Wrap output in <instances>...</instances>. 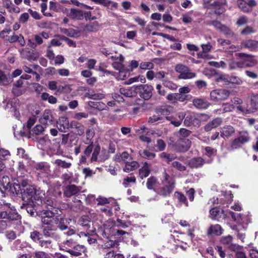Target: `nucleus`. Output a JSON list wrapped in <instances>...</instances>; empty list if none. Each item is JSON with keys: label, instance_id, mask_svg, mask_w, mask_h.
<instances>
[{"label": "nucleus", "instance_id": "f257e3e1", "mask_svg": "<svg viewBox=\"0 0 258 258\" xmlns=\"http://www.w3.org/2000/svg\"><path fill=\"white\" fill-rule=\"evenodd\" d=\"M18 183H14L15 194L21 197L24 202L32 203L38 201L42 198V191L37 189L35 186L29 183L27 178L18 180Z\"/></svg>", "mask_w": 258, "mask_h": 258}, {"label": "nucleus", "instance_id": "f03ea898", "mask_svg": "<svg viewBox=\"0 0 258 258\" xmlns=\"http://www.w3.org/2000/svg\"><path fill=\"white\" fill-rule=\"evenodd\" d=\"M155 114L150 116L147 122L149 124H155L164 122V119L170 121L175 126H179L181 123L180 119L177 120L173 116H169L173 112V107L170 105L161 106L155 109Z\"/></svg>", "mask_w": 258, "mask_h": 258}, {"label": "nucleus", "instance_id": "7ed1b4c3", "mask_svg": "<svg viewBox=\"0 0 258 258\" xmlns=\"http://www.w3.org/2000/svg\"><path fill=\"white\" fill-rule=\"evenodd\" d=\"M21 216L17 211L15 207L10 203L6 202L0 212V219H6L9 222L19 220Z\"/></svg>", "mask_w": 258, "mask_h": 258}, {"label": "nucleus", "instance_id": "20e7f679", "mask_svg": "<svg viewBox=\"0 0 258 258\" xmlns=\"http://www.w3.org/2000/svg\"><path fill=\"white\" fill-rule=\"evenodd\" d=\"M21 216L17 211L15 207L10 203L6 202L0 212V219H6L9 222L19 220Z\"/></svg>", "mask_w": 258, "mask_h": 258}, {"label": "nucleus", "instance_id": "39448f33", "mask_svg": "<svg viewBox=\"0 0 258 258\" xmlns=\"http://www.w3.org/2000/svg\"><path fill=\"white\" fill-rule=\"evenodd\" d=\"M162 183L163 186L156 192L160 196L163 197H166L173 192L175 188V179L166 172H164Z\"/></svg>", "mask_w": 258, "mask_h": 258}, {"label": "nucleus", "instance_id": "423d86ee", "mask_svg": "<svg viewBox=\"0 0 258 258\" xmlns=\"http://www.w3.org/2000/svg\"><path fill=\"white\" fill-rule=\"evenodd\" d=\"M41 229L43 235L45 238L54 239L59 238V235L56 232L57 226L55 221H49L44 219L43 223H41Z\"/></svg>", "mask_w": 258, "mask_h": 258}, {"label": "nucleus", "instance_id": "0eeeda50", "mask_svg": "<svg viewBox=\"0 0 258 258\" xmlns=\"http://www.w3.org/2000/svg\"><path fill=\"white\" fill-rule=\"evenodd\" d=\"M175 70L179 74L178 78L180 79H189L195 78L196 74L190 72L189 68L182 64H178L176 66Z\"/></svg>", "mask_w": 258, "mask_h": 258}, {"label": "nucleus", "instance_id": "6e6552de", "mask_svg": "<svg viewBox=\"0 0 258 258\" xmlns=\"http://www.w3.org/2000/svg\"><path fill=\"white\" fill-rule=\"evenodd\" d=\"M230 93V91L226 89L214 90L210 93L211 99L216 102L225 100L229 96Z\"/></svg>", "mask_w": 258, "mask_h": 258}, {"label": "nucleus", "instance_id": "1a4fd4ad", "mask_svg": "<svg viewBox=\"0 0 258 258\" xmlns=\"http://www.w3.org/2000/svg\"><path fill=\"white\" fill-rule=\"evenodd\" d=\"M237 55L240 58H245L238 61L239 68L243 69L253 67L255 63L251 58L252 55L245 53H238Z\"/></svg>", "mask_w": 258, "mask_h": 258}, {"label": "nucleus", "instance_id": "9d476101", "mask_svg": "<svg viewBox=\"0 0 258 258\" xmlns=\"http://www.w3.org/2000/svg\"><path fill=\"white\" fill-rule=\"evenodd\" d=\"M140 96L144 100H149L152 96L154 88L148 84L141 85L138 87Z\"/></svg>", "mask_w": 258, "mask_h": 258}, {"label": "nucleus", "instance_id": "9b49d317", "mask_svg": "<svg viewBox=\"0 0 258 258\" xmlns=\"http://www.w3.org/2000/svg\"><path fill=\"white\" fill-rule=\"evenodd\" d=\"M14 184L12 185L10 182V179L8 176H4L3 177L1 183H0V193L2 197L6 196V191L8 190L13 194H15L14 190Z\"/></svg>", "mask_w": 258, "mask_h": 258}, {"label": "nucleus", "instance_id": "f8f14e48", "mask_svg": "<svg viewBox=\"0 0 258 258\" xmlns=\"http://www.w3.org/2000/svg\"><path fill=\"white\" fill-rule=\"evenodd\" d=\"M81 187L78 186L75 184H70L65 186L63 189V195L67 198H70L73 196L75 197L85 196L84 195H79V193L81 190Z\"/></svg>", "mask_w": 258, "mask_h": 258}, {"label": "nucleus", "instance_id": "ddd939ff", "mask_svg": "<svg viewBox=\"0 0 258 258\" xmlns=\"http://www.w3.org/2000/svg\"><path fill=\"white\" fill-rule=\"evenodd\" d=\"M226 3V0H216L210 4L211 9H214V13L220 16L225 12L226 9L224 7Z\"/></svg>", "mask_w": 258, "mask_h": 258}, {"label": "nucleus", "instance_id": "4468645a", "mask_svg": "<svg viewBox=\"0 0 258 258\" xmlns=\"http://www.w3.org/2000/svg\"><path fill=\"white\" fill-rule=\"evenodd\" d=\"M79 224L86 229L87 234L88 235H93L95 233V230L91 229V224L92 221L88 215H83L78 221Z\"/></svg>", "mask_w": 258, "mask_h": 258}, {"label": "nucleus", "instance_id": "2eb2a0df", "mask_svg": "<svg viewBox=\"0 0 258 258\" xmlns=\"http://www.w3.org/2000/svg\"><path fill=\"white\" fill-rule=\"evenodd\" d=\"M191 141L186 138H179L175 143L177 151L180 152L187 151L190 147Z\"/></svg>", "mask_w": 258, "mask_h": 258}, {"label": "nucleus", "instance_id": "dca6fc26", "mask_svg": "<svg viewBox=\"0 0 258 258\" xmlns=\"http://www.w3.org/2000/svg\"><path fill=\"white\" fill-rule=\"evenodd\" d=\"M184 124L186 126H200L198 113L192 112L187 114L185 117Z\"/></svg>", "mask_w": 258, "mask_h": 258}, {"label": "nucleus", "instance_id": "f3484780", "mask_svg": "<svg viewBox=\"0 0 258 258\" xmlns=\"http://www.w3.org/2000/svg\"><path fill=\"white\" fill-rule=\"evenodd\" d=\"M229 213L232 219L238 223L247 225L250 222V219L246 216L241 214H236L232 211H230Z\"/></svg>", "mask_w": 258, "mask_h": 258}, {"label": "nucleus", "instance_id": "a211bd4d", "mask_svg": "<svg viewBox=\"0 0 258 258\" xmlns=\"http://www.w3.org/2000/svg\"><path fill=\"white\" fill-rule=\"evenodd\" d=\"M56 126L60 132H67L70 127L68 118L65 116L59 117L56 121Z\"/></svg>", "mask_w": 258, "mask_h": 258}, {"label": "nucleus", "instance_id": "6ab92c4d", "mask_svg": "<svg viewBox=\"0 0 258 258\" xmlns=\"http://www.w3.org/2000/svg\"><path fill=\"white\" fill-rule=\"evenodd\" d=\"M205 163V160L200 157H194L191 158L188 161V166L190 168H201Z\"/></svg>", "mask_w": 258, "mask_h": 258}, {"label": "nucleus", "instance_id": "aec40b11", "mask_svg": "<svg viewBox=\"0 0 258 258\" xmlns=\"http://www.w3.org/2000/svg\"><path fill=\"white\" fill-rule=\"evenodd\" d=\"M101 27V24L99 22L95 21L86 24L84 28V30L87 32L96 33L99 31Z\"/></svg>", "mask_w": 258, "mask_h": 258}, {"label": "nucleus", "instance_id": "412c9836", "mask_svg": "<svg viewBox=\"0 0 258 258\" xmlns=\"http://www.w3.org/2000/svg\"><path fill=\"white\" fill-rule=\"evenodd\" d=\"M70 127L73 131L78 136H82L84 134L85 127L80 122L76 121H72L70 123Z\"/></svg>", "mask_w": 258, "mask_h": 258}, {"label": "nucleus", "instance_id": "4be33fe9", "mask_svg": "<svg viewBox=\"0 0 258 258\" xmlns=\"http://www.w3.org/2000/svg\"><path fill=\"white\" fill-rule=\"evenodd\" d=\"M43 124H52L54 123L53 117L50 110H45L43 115L39 119Z\"/></svg>", "mask_w": 258, "mask_h": 258}, {"label": "nucleus", "instance_id": "5701e85b", "mask_svg": "<svg viewBox=\"0 0 258 258\" xmlns=\"http://www.w3.org/2000/svg\"><path fill=\"white\" fill-rule=\"evenodd\" d=\"M35 202L36 201H32V203H30L28 202H24L21 206V208L23 209L25 208L27 213L29 214L31 216L35 217L38 215L37 210L35 208Z\"/></svg>", "mask_w": 258, "mask_h": 258}, {"label": "nucleus", "instance_id": "b1692460", "mask_svg": "<svg viewBox=\"0 0 258 258\" xmlns=\"http://www.w3.org/2000/svg\"><path fill=\"white\" fill-rule=\"evenodd\" d=\"M192 102L196 108L200 109H207L211 104L206 99L199 98H195Z\"/></svg>", "mask_w": 258, "mask_h": 258}, {"label": "nucleus", "instance_id": "393cba45", "mask_svg": "<svg viewBox=\"0 0 258 258\" xmlns=\"http://www.w3.org/2000/svg\"><path fill=\"white\" fill-rule=\"evenodd\" d=\"M67 16L74 20H81L84 18L83 11L74 8L70 10Z\"/></svg>", "mask_w": 258, "mask_h": 258}, {"label": "nucleus", "instance_id": "a878e982", "mask_svg": "<svg viewBox=\"0 0 258 258\" xmlns=\"http://www.w3.org/2000/svg\"><path fill=\"white\" fill-rule=\"evenodd\" d=\"M55 221L56 222L57 229H59L61 231H64L68 228L70 223L66 218L63 217L59 218L58 216H56Z\"/></svg>", "mask_w": 258, "mask_h": 258}, {"label": "nucleus", "instance_id": "bb28decb", "mask_svg": "<svg viewBox=\"0 0 258 258\" xmlns=\"http://www.w3.org/2000/svg\"><path fill=\"white\" fill-rule=\"evenodd\" d=\"M222 122V119L221 117H216L210 121L204 126L206 132L211 131L212 129L219 126Z\"/></svg>", "mask_w": 258, "mask_h": 258}, {"label": "nucleus", "instance_id": "cd10ccee", "mask_svg": "<svg viewBox=\"0 0 258 258\" xmlns=\"http://www.w3.org/2000/svg\"><path fill=\"white\" fill-rule=\"evenodd\" d=\"M241 45L250 51H255L258 49V41L249 39L242 42Z\"/></svg>", "mask_w": 258, "mask_h": 258}, {"label": "nucleus", "instance_id": "c85d7f7f", "mask_svg": "<svg viewBox=\"0 0 258 258\" xmlns=\"http://www.w3.org/2000/svg\"><path fill=\"white\" fill-rule=\"evenodd\" d=\"M76 242L73 239H70L61 242L59 245L60 249L70 253L72 249L74 247Z\"/></svg>", "mask_w": 258, "mask_h": 258}, {"label": "nucleus", "instance_id": "c756f323", "mask_svg": "<svg viewBox=\"0 0 258 258\" xmlns=\"http://www.w3.org/2000/svg\"><path fill=\"white\" fill-rule=\"evenodd\" d=\"M150 167L151 165L145 162L143 166L139 170V177L142 179L146 178L149 175L151 172Z\"/></svg>", "mask_w": 258, "mask_h": 258}, {"label": "nucleus", "instance_id": "7c9ffc66", "mask_svg": "<svg viewBox=\"0 0 258 258\" xmlns=\"http://www.w3.org/2000/svg\"><path fill=\"white\" fill-rule=\"evenodd\" d=\"M86 251V248L84 245L78 244L76 242L69 253L72 255L78 256Z\"/></svg>", "mask_w": 258, "mask_h": 258}, {"label": "nucleus", "instance_id": "2f4dec72", "mask_svg": "<svg viewBox=\"0 0 258 258\" xmlns=\"http://www.w3.org/2000/svg\"><path fill=\"white\" fill-rule=\"evenodd\" d=\"M8 41L11 43L18 42L21 46H24L26 44L24 38L21 34L17 35L15 33H13V34L8 39Z\"/></svg>", "mask_w": 258, "mask_h": 258}, {"label": "nucleus", "instance_id": "473e14b6", "mask_svg": "<svg viewBox=\"0 0 258 258\" xmlns=\"http://www.w3.org/2000/svg\"><path fill=\"white\" fill-rule=\"evenodd\" d=\"M223 229L219 224L211 225L208 231L209 235H220L223 233Z\"/></svg>", "mask_w": 258, "mask_h": 258}, {"label": "nucleus", "instance_id": "72a5a7b5", "mask_svg": "<svg viewBox=\"0 0 258 258\" xmlns=\"http://www.w3.org/2000/svg\"><path fill=\"white\" fill-rule=\"evenodd\" d=\"M41 215V223H43L44 219L49 221H55V218H54L55 214L50 210H42Z\"/></svg>", "mask_w": 258, "mask_h": 258}, {"label": "nucleus", "instance_id": "f704fd0d", "mask_svg": "<svg viewBox=\"0 0 258 258\" xmlns=\"http://www.w3.org/2000/svg\"><path fill=\"white\" fill-rule=\"evenodd\" d=\"M158 183V181L157 178L154 176H151L147 179L146 186L148 189L153 190L156 192L157 191H156L155 187Z\"/></svg>", "mask_w": 258, "mask_h": 258}, {"label": "nucleus", "instance_id": "c9c22d12", "mask_svg": "<svg viewBox=\"0 0 258 258\" xmlns=\"http://www.w3.org/2000/svg\"><path fill=\"white\" fill-rule=\"evenodd\" d=\"M12 81V78L10 75H7L5 73L0 70V85L7 86Z\"/></svg>", "mask_w": 258, "mask_h": 258}, {"label": "nucleus", "instance_id": "e433bc0d", "mask_svg": "<svg viewBox=\"0 0 258 258\" xmlns=\"http://www.w3.org/2000/svg\"><path fill=\"white\" fill-rule=\"evenodd\" d=\"M43 232L41 233L37 230H33L30 232V237L33 242L38 243L43 239Z\"/></svg>", "mask_w": 258, "mask_h": 258}, {"label": "nucleus", "instance_id": "4c0bfd02", "mask_svg": "<svg viewBox=\"0 0 258 258\" xmlns=\"http://www.w3.org/2000/svg\"><path fill=\"white\" fill-rule=\"evenodd\" d=\"M222 210L220 208L216 207L213 208L210 211V214L213 219L218 220L221 217V214L223 213Z\"/></svg>", "mask_w": 258, "mask_h": 258}, {"label": "nucleus", "instance_id": "58836bf2", "mask_svg": "<svg viewBox=\"0 0 258 258\" xmlns=\"http://www.w3.org/2000/svg\"><path fill=\"white\" fill-rule=\"evenodd\" d=\"M139 166V163L137 161L126 162L123 170L126 172H129L137 169Z\"/></svg>", "mask_w": 258, "mask_h": 258}, {"label": "nucleus", "instance_id": "ea45409f", "mask_svg": "<svg viewBox=\"0 0 258 258\" xmlns=\"http://www.w3.org/2000/svg\"><path fill=\"white\" fill-rule=\"evenodd\" d=\"M235 132V130L231 125H227L223 127L221 132V136L223 138L229 137Z\"/></svg>", "mask_w": 258, "mask_h": 258}, {"label": "nucleus", "instance_id": "a19ab883", "mask_svg": "<svg viewBox=\"0 0 258 258\" xmlns=\"http://www.w3.org/2000/svg\"><path fill=\"white\" fill-rule=\"evenodd\" d=\"M166 144L165 142L162 139H158L155 147H153L151 150L155 152H160L164 150Z\"/></svg>", "mask_w": 258, "mask_h": 258}, {"label": "nucleus", "instance_id": "79ce46f5", "mask_svg": "<svg viewBox=\"0 0 258 258\" xmlns=\"http://www.w3.org/2000/svg\"><path fill=\"white\" fill-rule=\"evenodd\" d=\"M237 5L238 8L245 13H250L252 12V10L248 9V6L244 0H237Z\"/></svg>", "mask_w": 258, "mask_h": 258}, {"label": "nucleus", "instance_id": "37998d69", "mask_svg": "<svg viewBox=\"0 0 258 258\" xmlns=\"http://www.w3.org/2000/svg\"><path fill=\"white\" fill-rule=\"evenodd\" d=\"M41 98L43 101L47 100L50 104H54L57 102V98L52 95H50L48 93L44 92L41 95Z\"/></svg>", "mask_w": 258, "mask_h": 258}, {"label": "nucleus", "instance_id": "c03bdc74", "mask_svg": "<svg viewBox=\"0 0 258 258\" xmlns=\"http://www.w3.org/2000/svg\"><path fill=\"white\" fill-rule=\"evenodd\" d=\"M238 134L239 137L238 138L242 141L244 144L248 143L250 141V138L247 131H239L238 132Z\"/></svg>", "mask_w": 258, "mask_h": 258}, {"label": "nucleus", "instance_id": "a18cd8bd", "mask_svg": "<svg viewBox=\"0 0 258 258\" xmlns=\"http://www.w3.org/2000/svg\"><path fill=\"white\" fill-rule=\"evenodd\" d=\"M119 92L121 95L125 97H132L136 94V92L130 88H121Z\"/></svg>", "mask_w": 258, "mask_h": 258}, {"label": "nucleus", "instance_id": "49530a36", "mask_svg": "<svg viewBox=\"0 0 258 258\" xmlns=\"http://www.w3.org/2000/svg\"><path fill=\"white\" fill-rule=\"evenodd\" d=\"M112 238H110L108 240H104V243L102 245L104 248H110L118 245V241L113 240Z\"/></svg>", "mask_w": 258, "mask_h": 258}, {"label": "nucleus", "instance_id": "de8ad7c7", "mask_svg": "<svg viewBox=\"0 0 258 258\" xmlns=\"http://www.w3.org/2000/svg\"><path fill=\"white\" fill-rule=\"evenodd\" d=\"M86 141L85 144H90L91 143H93L92 141V139L94 137L95 132L93 128L89 127L86 132Z\"/></svg>", "mask_w": 258, "mask_h": 258}, {"label": "nucleus", "instance_id": "09e8293b", "mask_svg": "<svg viewBox=\"0 0 258 258\" xmlns=\"http://www.w3.org/2000/svg\"><path fill=\"white\" fill-rule=\"evenodd\" d=\"M140 156L145 159L151 160L156 157L155 153L149 152L147 150H144L142 151H140Z\"/></svg>", "mask_w": 258, "mask_h": 258}, {"label": "nucleus", "instance_id": "8fccbe9b", "mask_svg": "<svg viewBox=\"0 0 258 258\" xmlns=\"http://www.w3.org/2000/svg\"><path fill=\"white\" fill-rule=\"evenodd\" d=\"M244 144L242 141L237 137L234 139L231 142L230 148L232 150L237 149L242 147Z\"/></svg>", "mask_w": 258, "mask_h": 258}, {"label": "nucleus", "instance_id": "3c124183", "mask_svg": "<svg viewBox=\"0 0 258 258\" xmlns=\"http://www.w3.org/2000/svg\"><path fill=\"white\" fill-rule=\"evenodd\" d=\"M101 151L100 146L99 145L96 146L93 150V153L92 154V157L91 158V160L92 162L94 161H98V155H99Z\"/></svg>", "mask_w": 258, "mask_h": 258}, {"label": "nucleus", "instance_id": "603ef678", "mask_svg": "<svg viewBox=\"0 0 258 258\" xmlns=\"http://www.w3.org/2000/svg\"><path fill=\"white\" fill-rule=\"evenodd\" d=\"M174 196L177 199L179 202L185 204L186 206H188L186 198L182 192L175 191L174 192Z\"/></svg>", "mask_w": 258, "mask_h": 258}, {"label": "nucleus", "instance_id": "864d4df0", "mask_svg": "<svg viewBox=\"0 0 258 258\" xmlns=\"http://www.w3.org/2000/svg\"><path fill=\"white\" fill-rule=\"evenodd\" d=\"M220 30L227 37H233L235 35L234 32L225 25L221 27Z\"/></svg>", "mask_w": 258, "mask_h": 258}, {"label": "nucleus", "instance_id": "5fc2aeb1", "mask_svg": "<svg viewBox=\"0 0 258 258\" xmlns=\"http://www.w3.org/2000/svg\"><path fill=\"white\" fill-rule=\"evenodd\" d=\"M55 164L62 168H70L72 164L70 162H67L65 161L61 160V159H56L55 161Z\"/></svg>", "mask_w": 258, "mask_h": 258}, {"label": "nucleus", "instance_id": "6e6d98bb", "mask_svg": "<svg viewBox=\"0 0 258 258\" xmlns=\"http://www.w3.org/2000/svg\"><path fill=\"white\" fill-rule=\"evenodd\" d=\"M136 178L135 176H127L123 179L122 184L125 187H128L130 186V183H136Z\"/></svg>", "mask_w": 258, "mask_h": 258}, {"label": "nucleus", "instance_id": "4d7b16f0", "mask_svg": "<svg viewBox=\"0 0 258 258\" xmlns=\"http://www.w3.org/2000/svg\"><path fill=\"white\" fill-rule=\"evenodd\" d=\"M171 166L179 171H184L186 170V167L179 161H173L171 163Z\"/></svg>", "mask_w": 258, "mask_h": 258}, {"label": "nucleus", "instance_id": "13d9d810", "mask_svg": "<svg viewBox=\"0 0 258 258\" xmlns=\"http://www.w3.org/2000/svg\"><path fill=\"white\" fill-rule=\"evenodd\" d=\"M100 152L98 162H104L109 158V153L106 150L102 149Z\"/></svg>", "mask_w": 258, "mask_h": 258}, {"label": "nucleus", "instance_id": "bf43d9fd", "mask_svg": "<svg viewBox=\"0 0 258 258\" xmlns=\"http://www.w3.org/2000/svg\"><path fill=\"white\" fill-rule=\"evenodd\" d=\"M229 82L232 84H235L236 85H241L242 84L243 81L242 79L235 75H231L229 77Z\"/></svg>", "mask_w": 258, "mask_h": 258}, {"label": "nucleus", "instance_id": "052dcab7", "mask_svg": "<svg viewBox=\"0 0 258 258\" xmlns=\"http://www.w3.org/2000/svg\"><path fill=\"white\" fill-rule=\"evenodd\" d=\"M52 241L50 239L43 240L42 239L39 241L40 246L43 249H48L51 247Z\"/></svg>", "mask_w": 258, "mask_h": 258}, {"label": "nucleus", "instance_id": "680f3d73", "mask_svg": "<svg viewBox=\"0 0 258 258\" xmlns=\"http://www.w3.org/2000/svg\"><path fill=\"white\" fill-rule=\"evenodd\" d=\"M163 84L165 87L168 88L172 90H175L178 87L177 85L176 84L174 83L172 81L168 80H164Z\"/></svg>", "mask_w": 258, "mask_h": 258}, {"label": "nucleus", "instance_id": "e2e57ef3", "mask_svg": "<svg viewBox=\"0 0 258 258\" xmlns=\"http://www.w3.org/2000/svg\"><path fill=\"white\" fill-rule=\"evenodd\" d=\"M123 57L121 56V57L119 59V61H114L112 65V67L116 70L119 71H121L124 67L123 64L122 63V61H123Z\"/></svg>", "mask_w": 258, "mask_h": 258}, {"label": "nucleus", "instance_id": "0e129e2a", "mask_svg": "<svg viewBox=\"0 0 258 258\" xmlns=\"http://www.w3.org/2000/svg\"><path fill=\"white\" fill-rule=\"evenodd\" d=\"M255 32V30L251 26H246L240 32L241 35H247Z\"/></svg>", "mask_w": 258, "mask_h": 258}, {"label": "nucleus", "instance_id": "69168bd1", "mask_svg": "<svg viewBox=\"0 0 258 258\" xmlns=\"http://www.w3.org/2000/svg\"><path fill=\"white\" fill-rule=\"evenodd\" d=\"M154 68V64L151 62H142L140 65V68L142 70H151Z\"/></svg>", "mask_w": 258, "mask_h": 258}, {"label": "nucleus", "instance_id": "338daca9", "mask_svg": "<svg viewBox=\"0 0 258 258\" xmlns=\"http://www.w3.org/2000/svg\"><path fill=\"white\" fill-rule=\"evenodd\" d=\"M114 225L117 227L122 228H125L128 227L127 222L118 218L117 219L116 221L114 222Z\"/></svg>", "mask_w": 258, "mask_h": 258}, {"label": "nucleus", "instance_id": "774afa93", "mask_svg": "<svg viewBox=\"0 0 258 258\" xmlns=\"http://www.w3.org/2000/svg\"><path fill=\"white\" fill-rule=\"evenodd\" d=\"M34 258H50V257L45 252L39 251L35 253Z\"/></svg>", "mask_w": 258, "mask_h": 258}]
</instances>
